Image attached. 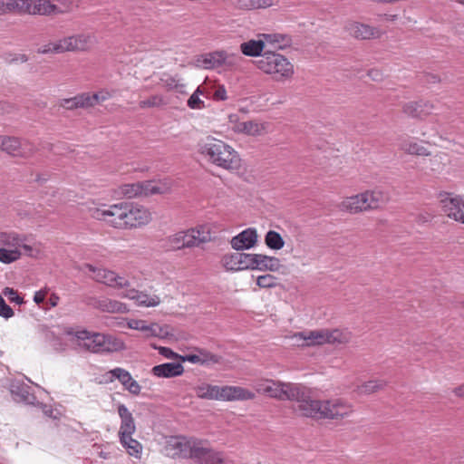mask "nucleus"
I'll return each instance as SVG.
<instances>
[{"mask_svg": "<svg viewBox=\"0 0 464 464\" xmlns=\"http://www.w3.org/2000/svg\"><path fill=\"white\" fill-rule=\"evenodd\" d=\"M401 149L409 154L418 155V156H428L430 155V151L423 146L420 145L417 142H403L401 144Z\"/></svg>", "mask_w": 464, "mask_h": 464, "instance_id": "nucleus-42", "label": "nucleus"}, {"mask_svg": "<svg viewBox=\"0 0 464 464\" xmlns=\"http://www.w3.org/2000/svg\"><path fill=\"white\" fill-rule=\"evenodd\" d=\"M128 204H113L105 208L90 209L91 215L97 220H102L116 228H126V214Z\"/></svg>", "mask_w": 464, "mask_h": 464, "instance_id": "nucleus-8", "label": "nucleus"}, {"mask_svg": "<svg viewBox=\"0 0 464 464\" xmlns=\"http://www.w3.org/2000/svg\"><path fill=\"white\" fill-rule=\"evenodd\" d=\"M120 440L122 445L128 450L130 455L135 457L139 456L141 450V445L138 440L132 439L131 436L121 438Z\"/></svg>", "mask_w": 464, "mask_h": 464, "instance_id": "nucleus-44", "label": "nucleus"}, {"mask_svg": "<svg viewBox=\"0 0 464 464\" xmlns=\"http://www.w3.org/2000/svg\"><path fill=\"white\" fill-rule=\"evenodd\" d=\"M227 127L238 134H245L252 137L263 136L269 132V123L258 121H240L237 114L228 116Z\"/></svg>", "mask_w": 464, "mask_h": 464, "instance_id": "nucleus-9", "label": "nucleus"}, {"mask_svg": "<svg viewBox=\"0 0 464 464\" xmlns=\"http://www.w3.org/2000/svg\"><path fill=\"white\" fill-rule=\"evenodd\" d=\"M87 107L100 104L104 101L111 98V93L108 91H100L93 94L84 93Z\"/></svg>", "mask_w": 464, "mask_h": 464, "instance_id": "nucleus-41", "label": "nucleus"}, {"mask_svg": "<svg viewBox=\"0 0 464 464\" xmlns=\"http://www.w3.org/2000/svg\"><path fill=\"white\" fill-rule=\"evenodd\" d=\"M199 150L218 167L228 170H235L240 167L238 153L223 140L208 136L199 144Z\"/></svg>", "mask_w": 464, "mask_h": 464, "instance_id": "nucleus-4", "label": "nucleus"}, {"mask_svg": "<svg viewBox=\"0 0 464 464\" xmlns=\"http://www.w3.org/2000/svg\"><path fill=\"white\" fill-rule=\"evenodd\" d=\"M219 394L222 401H246L256 397L253 392L239 386H222Z\"/></svg>", "mask_w": 464, "mask_h": 464, "instance_id": "nucleus-20", "label": "nucleus"}, {"mask_svg": "<svg viewBox=\"0 0 464 464\" xmlns=\"http://www.w3.org/2000/svg\"><path fill=\"white\" fill-rule=\"evenodd\" d=\"M151 372L160 378H172L181 375L184 367L180 362H166L154 366Z\"/></svg>", "mask_w": 464, "mask_h": 464, "instance_id": "nucleus-25", "label": "nucleus"}, {"mask_svg": "<svg viewBox=\"0 0 464 464\" xmlns=\"http://www.w3.org/2000/svg\"><path fill=\"white\" fill-rule=\"evenodd\" d=\"M121 295L122 297L134 300L139 305L146 307L157 306L160 303V299L158 295H149L134 288L128 287Z\"/></svg>", "mask_w": 464, "mask_h": 464, "instance_id": "nucleus-23", "label": "nucleus"}, {"mask_svg": "<svg viewBox=\"0 0 464 464\" xmlns=\"http://www.w3.org/2000/svg\"><path fill=\"white\" fill-rule=\"evenodd\" d=\"M265 243L270 248L274 250H279L283 248L285 241L281 235L274 230H269L265 237Z\"/></svg>", "mask_w": 464, "mask_h": 464, "instance_id": "nucleus-39", "label": "nucleus"}, {"mask_svg": "<svg viewBox=\"0 0 464 464\" xmlns=\"http://www.w3.org/2000/svg\"><path fill=\"white\" fill-rule=\"evenodd\" d=\"M440 203L448 217L464 223V200L459 196L443 192L440 194Z\"/></svg>", "mask_w": 464, "mask_h": 464, "instance_id": "nucleus-11", "label": "nucleus"}, {"mask_svg": "<svg viewBox=\"0 0 464 464\" xmlns=\"http://www.w3.org/2000/svg\"><path fill=\"white\" fill-rule=\"evenodd\" d=\"M128 325L130 329L145 333L147 336L163 337L167 334L160 324L156 323L148 324L143 320H130Z\"/></svg>", "mask_w": 464, "mask_h": 464, "instance_id": "nucleus-24", "label": "nucleus"}, {"mask_svg": "<svg viewBox=\"0 0 464 464\" xmlns=\"http://www.w3.org/2000/svg\"><path fill=\"white\" fill-rule=\"evenodd\" d=\"M228 59L229 56L227 53L214 52L204 55L202 60H198V63L205 69H215L224 64H231Z\"/></svg>", "mask_w": 464, "mask_h": 464, "instance_id": "nucleus-26", "label": "nucleus"}, {"mask_svg": "<svg viewBox=\"0 0 464 464\" xmlns=\"http://www.w3.org/2000/svg\"><path fill=\"white\" fill-rule=\"evenodd\" d=\"M84 94L75 96L70 99H63L60 102V106L66 110H74L81 107H87Z\"/></svg>", "mask_w": 464, "mask_h": 464, "instance_id": "nucleus-40", "label": "nucleus"}, {"mask_svg": "<svg viewBox=\"0 0 464 464\" xmlns=\"http://www.w3.org/2000/svg\"><path fill=\"white\" fill-rule=\"evenodd\" d=\"M0 151L13 157L29 158L34 151V146L28 140L14 136L0 135Z\"/></svg>", "mask_w": 464, "mask_h": 464, "instance_id": "nucleus-10", "label": "nucleus"}, {"mask_svg": "<svg viewBox=\"0 0 464 464\" xmlns=\"http://www.w3.org/2000/svg\"><path fill=\"white\" fill-rule=\"evenodd\" d=\"M57 53L74 52L72 36L64 37L56 42V47L53 49Z\"/></svg>", "mask_w": 464, "mask_h": 464, "instance_id": "nucleus-50", "label": "nucleus"}, {"mask_svg": "<svg viewBox=\"0 0 464 464\" xmlns=\"http://www.w3.org/2000/svg\"><path fill=\"white\" fill-rule=\"evenodd\" d=\"M92 306L104 313H126L125 304L109 298L94 299Z\"/></svg>", "mask_w": 464, "mask_h": 464, "instance_id": "nucleus-28", "label": "nucleus"}, {"mask_svg": "<svg viewBox=\"0 0 464 464\" xmlns=\"http://www.w3.org/2000/svg\"><path fill=\"white\" fill-rule=\"evenodd\" d=\"M275 4L274 0H253V8L255 9H265L273 6Z\"/></svg>", "mask_w": 464, "mask_h": 464, "instance_id": "nucleus-57", "label": "nucleus"}, {"mask_svg": "<svg viewBox=\"0 0 464 464\" xmlns=\"http://www.w3.org/2000/svg\"><path fill=\"white\" fill-rule=\"evenodd\" d=\"M253 266L252 270H270L277 271L281 265L278 258L268 256L261 254H253Z\"/></svg>", "mask_w": 464, "mask_h": 464, "instance_id": "nucleus-27", "label": "nucleus"}, {"mask_svg": "<svg viewBox=\"0 0 464 464\" xmlns=\"http://www.w3.org/2000/svg\"><path fill=\"white\" fill-rule=\"evenodd\" d=\"M70 341L75 349L91 353H113L124 349V343L111 335L92 333L87 330L69 332Z\"/></svg>", "mask_w": 464, "mask_h": 464, "instance_id": "nucleus-3", "label": "nucleus"}, {"mask_svg": "<svg viewBox=\"0 0 464 464\" xmlns=\"http://www.w3.org/2000/svg\"><path fill=\"white\" fill-rule=\"evenodd\" d=\"M420 81L424 83H436L440 81V77L433 73H423Z\"/></svg>", "mask_w": 464, "mask_h": 464, "instance_id": "nucleus-59", "label": "nucleus"}, {"mask_svg": "<svg viewBox=\"0 0 464 464\" xmlns=\"http://www.w3.org/2000/svg\"><path fill=\"white\" fill-rule=\"evenodd\" d=\"M141 196L149 197L156 194H165L169 191V185L162 181L146 180L140 182Z\"/></svg>", "mask_w": 464, "mask_h": 464, "instance_id": "nucleus-29", "label": "nucleus"}, {"mask_svg": "<svg viewBox=\"0 0 464 464\" xmlns=\"http://www.w3.org/2000/svg\"><path fill=\"white\" fill-rule=\"evenodd\" d=\"M344 29L349 35L357 40L377 39L382 34L379 28L355 21L347 22Z\"/></svg>", "mask_w": 464, "mask_h": 464, "instance_id": "nucleus-13", "label": "nucleus"}, {"mask_svg": "<svg viewBox=\"0 0 464 464\" xmlns=\"http://www.w3.org/2000/svg\"><path fill=\"white\" fill-rule=\"evenodd\" d=\"M456 396L464 399V383L453 390Z\"/></svg>", "mask_w": 464, "mask_h": 464, "instance_id": "nucleus-64", "label": "nucleus"}, {"mask_svg": "<svg viewBox=\"0 0 464 464\" xmlns=\"http://www.w3.org/2000/svg\"><path fill=\"white\" fill-rule=\"evenodd\" d=\"M17 111L14 103L5 101H0V115L11 114Z\"/></svg>", "mask_w": 464, "mask_h": 464, "instance_id": "nucleus-55", "label": "nucleus"}, {"mask_svg": "<svg viewBox=\"0 0 464 464\" xmlns=\"http://www.w3.org/2000/svg\"><path fill=\"white\" fill-rule=\"evenodd\" d=\"M254 388L270 398L295 401V411L304 417L315 418L319 412V401L312 399V390L303 384L264 379L256 382Z\"/></svg>", "mask_w": 464, "mask_h": 464, "instance_id": "nucleus-1", "label": "nucleus"}, {"mask_svg": "<svg viewBox=\"0 0 464 464\" xmlns=\"http://www.w3.org/2000/svg\"><path fill=\"white\" fill-rule=\"evenodd\" d=\"M22 252L19 249L0 248V261L5 264H11L20 258Z\"/></svg>", "mask_w": 464, "mask_h": 464, "instance_id": "nucleus-43", "label": "nucleus"}, {"mask_svg": "<svg viewBox=\"0 0 464 464\" xmlns=\"http://www.w3.org/2000/svg\"><path fill=\"white\" fill-rule=\"evenodd\" d=\"M292 339L295 344L298 346H310L319 343V333L313 332H299L293 335Z\"/></svg>", "mask_w": 464, "mask_h": 464, "instance_id": "nucleus-35", "label": "nucleus"}, {"mask_svg": "<svg viewBox=\"0 0 464 464\" xmlns=\"http://www.w3.org/2000/svg\"><path fill=\"white\" fill-rule=\"evenodd\" d=\"M56 47V42L54 43H49L47 44H44L38 48L37 53L41 54H47V53H58L55 50H53Z\"/></svg>", "mask_w": 464, "mask_h": 464, "instance_id": "nucleus-58", "label": "nucleus"}, {"mask_svg": "<svg viewBox=\"0 0 464 464\" xmlns=\"http://www.w3.org/2000/svg\"><path fill=\"white\" fill-rule=\"evenodd\" d=\"M257 241V233L255 228H246L232 237L230 244L235 250L250 249Z\"/></svg>", "mask_w": 464, "mask_h": 464, "instance_id": "nucleus-19", "label": "nucleus"}, {"mask_svg": "<svg viewBox=\"0 0 464 464\" xmlns=\"http://www.w3.org/2000/svg\"><path fill=\"white\" fill-rule=\"evenodd\" d=\"M140 182L133 183V184H126L121 188V194L129 198L140 197L141 189H140Z\"/></svg>", "mask_w": 464, "mask_h": 464, "instance_id": "nucleus-46", "label": "nucleus"}, {"mask_svg": "<svg viewBox=\"0 0 464 464\" xmlns=\"http://www.w3.org/2000/svg\"><path fill=\"white\" fill-rule=\"evenodd\" d=\"M165 452L171 457L190 458L199 464H227L222 455L213 450L207 441L194 438L171 437L167 441Z\"/></svg>", "mask_w": 464, "mask_h": 464, "instance_id": "nucleus-2", "label": "nucleus"}, {"mask_svg": "<svg viewBox=\"0 0 464 464\" xmlns=\"http://www.w3.org/2000/svg\"><path fill=\"white\" fill-rule=\"evenodd\" d=\"M32 2L29 0H4L5 14H31Z\"/></svg>", "mask_w": 464, "mask_h": 464, "instance_id": "nucleus-30", "label": "nucleus"}, {"mask_svg": "<svg viewBox=\"0 0 464 464\" xmlns=\"http://www.w3.org/2000/svg\"><path fill=\"white\" fill-rule=\"evenodd\" d=\"M211 234L208 227L201 226L188 231H180L169 238V246L174 249L198 246L200 244L209 242Z\"/></svg>", "mask_w": 464, "mask_h": 464, "instance_id": "nucleus-7", "label": "nucleus"}, {"mask_svg": "<svg viewBox=\"0 0 464 464\" xmlns=\"http://www.w3.org/2000/svg\"><path fill=\"white\" fill-rule=\"evenodd\" d=\"M20 248H23L24 250L25 255L32 257H36L37 255L39 254L38 249H34L33 246L24 244V241L21 243Z\"/></svg>", "mask_w": 464, "mask_h": 464, "instance_id": "nucleus-60", "label": "nucleus"}, {"mask_svg": "<svg viewBox=\"0 0 464 464\" xmlns=\"http://www.w3.org/2000/svg\"><path fill=\"white\" fill-rule=\"evenodd\" d=\"M203 94L201 86H198L197 90L190 95L188 100V106L192 110H201L205 108V102L200 99V95Z\"/></svg>", "mask_w": 464, "mask_h": 464, "instance_id": "nucleus-45", "label": "nucleus"}, {"mask_svg": "<svg viewBox=\"0 0 464 464\" xmlns=\"http://www.w3.org/2000/svg\"><path fill=\"white\" fill-rule=\"evenodd\" d=\"M265 41L271 44L275 48L281 49L286 44L285 36L281 34H263Z\"/></svg>", "mask_w": 464, "mask_h": 464, "instance_id": "nucleus-51", "label": "nucleus"}, {"mask_svg": "<svg viewBox=\"0 0 464 464\" xmlns=\"http://www.w3.org/2000/svg\"><path fill=\"white\" fill-rule=\"evenodd\" d=\"M62 13V10L48 0L32 2L31 14L50 15Z\"/></svg>", "mask_w": 464, "mask_h": 464, "instance_id": "nucleus-32", "label": "nucleus"}, {"mask_svg": "<svg viewBox=\"0 0 464 464\" xmlns=\"http://www.w3.org/2000/svg\"><path fill=\"white\" fill-rule=\"evenodd\" d=\"M14 315L13 309L6 304L4 298L0 295V316L8 319Z\"/></svg>", "mask_w": 464, "mask_h": 464, "instance_id": "nucleus-54", "label": "nucleus"}, {"mask_svg": "<svg viewBox=\"0 0 464 464\" xmlns=\"http://www.w3.org/2000/svg\"><path fill=\"white\" fill-rule=\"evenodd\" d=\"M265 48V42L263 40H249L240 44V50L243 54L246 56H261L262 51Z\"/></svg>", "mask_w": 464, "mask_h": 464, "instance_id": "nucleus-36", "label": "nucleus"}, {"mask_svg": "<svg viewBox=\"0 0 464 464\" xmlns=\"http://www.w3.org/2000/svg\"><path fill=\"white\" fill-rule=\"evenodd\" d=\"M387 383L388 382L384 380H371L357 386L356 392L358 394L369 395L383 390L387 386Z\"/></svg>", "mask_w": 464, "mask_h": 464, "instance_id": "nucleus-38", "label": "nucleus"}, {"mask_svg": "<svg viewBox=\"0 0 464 464\" xmlns=\"http://www.w3.org/2000/svg\"><path fill=\"white\" fill-rule=\"evenodd\" d=\"M160 82L168 91H175L179 93H185L186 84L177 76L163 74Z\"/></svg>", "mask_w": 464, "mask_h": 464, "instance_id": "nucleus-37", "label": "nucleus"}, {"mask_svg": "<svg viewBox=\"0 0 464 464\" xmlns=\"http://www.w3.org/2000/svg\"><path fill=\"white\" fill-rule=\"evenodd\" d=\"M256 67L266 74H271L276 81L289 78L294 73L292 63L282 54L266 51L256 61Z\"/></svg>", "mask_w": 464, "mask_h": 464, "instance_id": "nucleus-6", "label": "nucleus"}, {"mask_svg": "<svg viewBox=\"0 0 464 464\" xmlns=\"http://www.w3.org/2000/svg\"><path fill=\"white\" fill-rule=\"evenodd\" d=\"M351 411V407L340 399L321 401V420H342Z\"/></svg>", "mask_w": 464, "mask_h": 464, "instance_id": "nucleus-14", "label": "nucleus"}, {"mask_svg": "<svg viewBox=\"0 0 464 464\" xmlns=\"http://www.w3.org/2000/svg\"><path fill=\"white\" fill-rule=\"evenodd\" d=\"M388 199V195L381 190H367L346 198L338 204V208L341 211L356 214L370 209H377L386 204Z\"/></svg>", "mask_w": 464, "mask_h": 464, "instance_id": "nucleus-5", "label": "nucleus"}, {"mask_svg": "<svg viewBox=\"0 0 464 464\" xmlns=\"http://www.w3.org/2000/svg\"><path fill=\"white\" fill-rule=\"evenodd\" d=\"M276 284H277L276 277L270 274L259 276L256 278V285L261 288L275 287L276 285Z\"/></svg>", "mask_w": 464, "mask_h": 464, "instance_id": "nucleus-49", "label": "nucleus"}, {"mask_svg": "<svg viewBox=\"0 0 464 464\" xmlns=\"http://www.w3.org/2000/svg\"><path fill=\"white\" fill-rule=\"evenodd\" d=\"M159 353L166 358L171 359L177 356V354L168 347H159Z\"/></svg>", "mask_w": 464, "mask_h": 464, "instance_id": "nucleus-62", "label": "nucleus"}, {"mask_svg": "<svg viewBox=\"0 0 464 464\" xmlns=\"http://www.w3.org/2000/svg\"><path fill=\"white\" fill-rule=\"evenodd\" d=\"M352 334L348 330L321 329V353L324 352V344H332L335 347L346 344L350 342Z\"/></svg>", "mask_w": 464, "mask_h": 464, "instance_id": "nucleus-15", "label": "nucleus"}, {"mask_svg": "<svg viewBox=\"0 0 464 464\" xmlns=\"http://www.w3.org/2000/svg\"><path fill=\"white\" fill-rule=\"evenodd\" d=\"M234 5L240 10H254L253 0H236Z\"/></svg>", "mask_w": 464, "mask_h": 464, "instance_id": "nucleus-56", "label": "nucleus"}, {"mask_svg": "<svg viewBox=\"0 0 464 464\" xmlns=\"http://www.w3.org/2000/svg\"><path fill=\"white\" fill-rule=\"evenodd\" d=\"M85 267L93 273L92 278L99 283L118 288H128L130 286L128 279L116 275L113 271L97 268L90 264L85 265Z\"/></svg>", "mask_w": 464, "mask_h": 464, "instance_id": "nucleus-12", "label": "nucleus"}, {"mask_svg": "<svg viewBox=\"0 0 464 464\" xmlns=\"http://www.w3.org/2000/svg\"><path fill=\"white\" fill-rule=\"evenodd\" d=\"M182 362H189L191 363H198L201 365H208L210 363L218 362V356L209 353L206 351H199L198 354H187L185 356H181Z\"/></svg>", "mask_w": 464, "mask_h": 464, "instance_id": "nucleus-31", "label": "nucleus"}, {"mask_svg": "<svg viewBox=\"0 0 464 464\" xmlns=\"http://www.w3.org/2000/svg\"><path fill=\"white\" fill-rule=\"evenodd\" d=\"M109 374L112 378L119 380V382L124 386L129 392L134 395H138L140 392V385L131 377L130 373L122 368H115L111 370Z\"/></svg>", "mask_w": 464, "mask_h": 464, "instance_id": "nucleus-21", "label": "nucleus"}, {"mask_svg": "<svg viewBox=\"0 0 464 464\" xmlns=\"http://www.w3.org/2000/svg\"><path fill=\"white\" fill-rule=\"evenodd\" d=\"M220 386L218 385H210L206 383H201L195 387V392L197 396L200 399L205 400H220Z\"/></svg>", "mask_w": 464, "mask_h": 464, "instance_id": "nucleus-33", "label": "nucleus"}, {"mask_svg": "<svg viewBox=\"0 0 464 464\" xmlns=\"http://www.w3.org/2000/svg\"><path fill=\"white\" fill-rule=\"evenodd\" d=\"M151 220L150 211L141 206H127L126 227H140Z\"/></svg>", "mask_w": 464, "mask_h": 464, "instance_id": "nucleus-18", "label": "nucleus"}, {"mask_svg": "<svg viewBox=\"0 0 464 464\" xmlns=\"http://www.w3.org/2000/svg\"><path fill=\"white\" fill-rule=\"evenodd\" d=\"M430 219V216L429 214H419L416 218L418 223H426Z\"/></svg>", "mask_w": 464, "mask_h": 464, "instance_id": "nucleus-63", "label": "nucleus"}, {"mask_svg": "<svg viewBox=\"0 0 464 464\" xmlns=\"http://www.w3.org/2000/svg\"><path fill=\"white\" fill-rule=\"evenodd\" d=\"M5 61L8 63H24L28 61V56L24 53H7Z\"/></svg>", "mask_w": 464, "mask_h": 464, "instance_id": "nucleus-53", "label": "nucleus"}, {"mask_svg": "<svg viewBox=\"0 0 464 464\" xmlns=\"http://www.w3.org/2000/svg\"><path fill=\"white\" fill-rule=\"evenodd\" d=\"M3 295L7 297L10 302L15 303L17 304H22L24 303L23 297H21L17 291L14 288L5 287L3 290Z\"/></svg>", "mask_w": 464, "mask_h": 464, "instance_id": "nucleus-52", "label": "nucleus"}, {"mask_svg": "<svg viewBox=\"0 0 464 464\" xmlns=\"http://www.w3.org/2000/svg\"><path fill=\"white\" fill-rule=\"evenodd\" d=\"M23 239L19 235L15 233H10L4 235L3 244L8 246V249L16 248L19 249Z\"/></svg>", "mask_w": 464, "mask_h": 464, "instance_id": "nucleus-47", "label": "nucleus"}, {"mask_svg": "<svg viewBox=\"0 0 464 464\" xmlns=\"http://www.w3.org/2000/svg\"><path fill=\"white\" fill-rule=\"evenodd\" d=\"M118 413L121 420L119 430L120 439L126 438L127 436H132L136 430L132 414L124 404H120L118 406Z\"/></svg>", "mask_w": 464, "mask_h": 464, "instance_id": "nucleus-22", "label": "nucleus"}, {"mask_svg": "<svg viewBox=\"0 0 464 464\" xmlns=\"http://www.w3.org/2000/svg\"><path fill=\"white\" fill-rule=\"evenodd\" d=\"M164 103L165 102H164L162 96L153 95L146 100L140 101L139 103V106L141 109H146V108L160 107V106L163 105Z\"/></svg>", "mask_w": 464, "mask_h": 464, "instance_id": "nucleus-48", "label": "nucleus"}, {"mask_svg": "<svg viewBox=\"0 0 464 464\" xmlns=\"http://www.w3.org/2000/svg\"><path fill=\"white\" fill-rule=\"evenodd\" d=\"M214 99L218 101H225L227 99V91L224 86H218L214 92Z\"/></svg>", "mask_w": 464, "mask_h": 464, "instance_id": "nucleus-61", "label": "nucleus"}, {"mask_svg": "<svg viewBox=\"0 0 464 464\" xmlns=\"http://www.w3.org/2000/svg\"><path fill=\"white\" fill-rule=\"evenodd\" d=\"M433 109L434 105L424 100L411 101L405 102L402 105L403 113L411 118L418 120H423L430 115Z\"/></svg>", "mask_w": 464, "mask_h": 464, "instance_id": "nucleus-17", "label": "nucleus"}, {"mask_svg": "<svg viewBox=\"0 0 464 464\" xmlns=\"http://www.w3.org/2000/svg\"><path fill=\"white\" fill-rule=\"evenodd\" d=\"M74 52H83L90 49L95 43L94 35L91 34H79L72 35Z\"/></svg>", "mask_w": 464, "mask_h": 464, "instance_id": "nucleus-34", "label": "nucleus"}, {"mask_svg": "<svg viewBox=\"0 0 464 464\" xmlns=\"http://www.w3.org/2000/svg\"><path fill=\"white\" fill-rule=\"evenodd\" d=\"M253 254L232 253L224 256L222 262L227 270L239 271L252 269Z\"/></svg>", "mask_w": 464, "mask_h": 464, "instance_id": "nucleus-16", "label": "nucleus"}]
</instances>
